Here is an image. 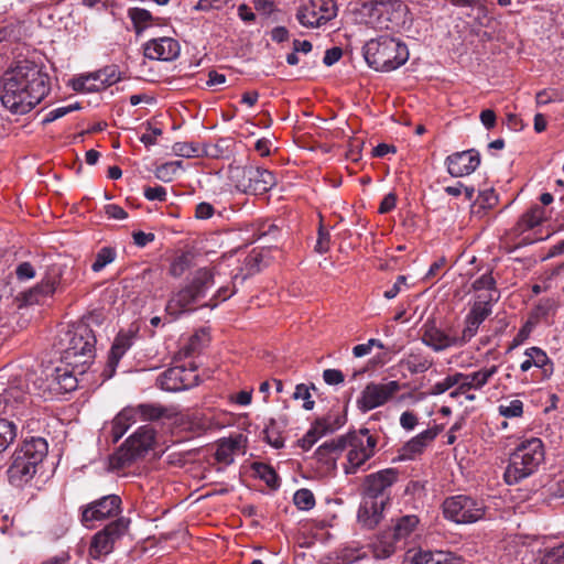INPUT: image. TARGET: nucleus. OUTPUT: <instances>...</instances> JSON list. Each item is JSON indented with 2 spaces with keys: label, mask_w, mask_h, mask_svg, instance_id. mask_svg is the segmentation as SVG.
Segmentation results:
<instances>
[{
  "label": "nucleus",
  "mask_w": 564,
  "mask_h": 564,
  "mask_svg": "<svg viewBox=\"0 0 564 564\" xmlns=\"http://www.w3.org/2000/svg\"><path fill=\"white\" fill-rule=\"evenodd\" d=\"M50 91L48 76L31 61H20L4 72L0 99L8 110L24 115L39 105Z\"/></svg>",
  "instance_id": "f257e3e1"
},
{
  "label": "nucleus",
  "mask_w": 564,
  "mask_h": 564,
  "mask_svg": "<svg viewBox=\"0 0 564 564\" xmlns=\"http://www.w3.org/2000/svg\"><path fill=\"white\" fill-rule=\"evenodd\" d=\"M545 462V447L538 437L521 441L510 453L503 479L508 485H517L534 475Z\"/></svg>",
  "instance_id": "f03ea898"
},
{
  "label": "nucleus",
  "mask_w": 564,
  "mask_h": 564,
  "mask_svg": "<svg viewBox=\"0 0 564 564\" xmlns=\"http://www.w3.org/2000/svg\"><path fill=\"white\" fill-rule=\"evenodd\" d=\"M364 56L373 69L391 72L406 63L409 51L404 43L390 36H380L366 43Z\"/></svg>",
  "instance_id": "7ed1b4c3"
},
{
  "label": "nucleus",
  "mask_w": 564,
  "mask_h": 564,
  "mask_svg": "<svg viewBox=\"0 0 564 564\" xmlns=\"http://www.w3.org/2000/svg\"><path fill=\"white\" fill-rule=\"evenodd\" d=\"M47 454V443L42 437L25 440L12 457L8 477L12 485L21 486L28 482L36 473V467Z\"/></svg>",
  "instance_id": "20e7f679"
},
{
  "label": "nucleus",
  "mask_w": 564,
  "mask_h": 564,
  "mask_svg": "<svg viewBox=\"0 0 564 564\" xmlns=\"http://www.w3.org/2000/svg\"><path fill=\"white\" fill-rule=\"evenodd\" d=\"M68 344L62 355V362L85 373L95 357L96 337L86 324L77 325L67 333Z\"/></svg>",
  "instance_id": "39448f33"
},
{
  "label": "nucleus",
  "mask_w": 564,
  "mask_h": 564,
  "mask_svg": "<svg viewBox=\"0 0 564 564\" xmlns=\"http://www.w3.org/2000/svg\"><path fill=\"white\" fill-rule=\"evenodd\" d=\"M343 452L347 449L344 471L346 475L356 474L376 452L377 437L368 429L350 432L339 437Z\"/></svg>",
  "instance_id": "423d86ee"
},
{
  "label": "nucleus",
  "mask_w": 564,
  "mask_h": 564,
  "mask_svg": "<svg viewBox=\"0 0 564 564\" xmlns=\"http://www.w3.org/2000/svg\"><path fill=\"white\" fill-rule=\"evenodd\" d=\"M214 278L215 273L210 269L197 270L187 286L172 294L165 307L166 313L178 316L186 312L189 305L205 297L207 291L214 285Z\"/></svg>",
  "instance_id": "0eeeda50"
},
{
  "label": "nucleus",
  "mask_w": 564,
  "mask_h": 564,
  "mask_svg": "<svg viewBox=\"0 0 564 564\" xmlns=\"http://www.w3.org/2000/svg\"><path fill=\"white\" fill-rule=\"evenodd\" d=\"M228 178L237 191L252 195L264 194L276 183L270 171L256 166L230 165Z\"/></svg>",
  "instance_id": "6e6552de"
},
{
  "label": "nucleus",
  "mask_w": 564,
  "mask_h": 564,
  "mask_svg": "<svg viewBox=\"0 0 564 564\" xmlns=\"http://www.w3.org/2000/svg\"><path fill=\"white\" fill-rule=\"evenodd\" d=\"M154 430L150 426L140 427L126 443L111 456L110 466L120 469L129 466L132 460L144 455L154 443Z\"/></svg>",
  "instance_id": "1a4fd4ad"
},
{
  "label": "nucleus",
  "mask_w": 564,
  "mask_h": 564,
  "mask_svg": "<svg viewBox=\"0 0 564 564\" xmlns=\"http://www.w3.org/2000/svg\"><path fill=\"white\" fill-rule=\"evenodd\" d=\"M445 518L456 523H473L485 514V506L481 501L471 497L459 495L447 498L443 502Z\"/></svg>",
  "instance_id": "9d476101"
},
{
  "label": "nucleus",
  "mask_w": 564,
  "mask_h": 564,
  "mask_svg": "<svg viewBox=\"0 0 564 564\" xmlns=\"http://www.w3.org/2000/svg\"><path fill=\"white\" fill-rule=\"evenodd\" d=\"M129 523L128 519L121 517L98 531L91 539L89 556L99 560L101 556L111 553L115 543L128 531Z\"/></svg>",
  "instance_id": "9b49d317"
},
{
  "label": "nucleus",
  "mask_w": 564,
  "mask_h": 564,
  "mask_svg": "<svg viewBox=\"0 0 564 564\" xmlns=\"http://www.w3.org/2000/svg\"><path fill=\"white\" fill-rule=\"evenodd\" d=\"M337 15V7L333 0H311L301 6L296 18L306 28H317Z\"/></svg>",
  "instance_id": "f8f14e48"
},
{
  "label": "nucleus",
  "mask_w": 564,
  "mask_h": 564,
  "mask_svg": "<svg viewBox=\"0 0 564 564\" xmlns=\"http://www.w3.org/2000/svg\"><path fill=\"white\" fill-rule=\"evenodd\" d=\"M401 389L398 381H388L384 383H368L361 391L357 405L359 410L367 412L390 401Z\"/></svg>",
  "instance_id": "ddd939ff"
},
{
  "label": "nucleus",
  "mask_w": 564,
  "mask_h": 564,
  "mask_svg": "<svg viewBox=\"0 0 564 564\" xmlns=\"http://www.w3.org/2000/svg\"><path fill=\"white\" fill-rule=\"evenodd\" d=\"M121 499L117 495H108L86 505L82 510V523L90 528L94 521L113 518L120 512Z\"/></svg>",
  "instance_id": "4468645a"
},
{
  "label": "nucleus",
  "mask_w": 564,
  "mask_h": 564,
  "mask_svg": "<svg viewBox=\"0 0 564 564\" xmlns=\"http://www.w3.org/2000/svg\"><path fill=\"white\" fill-rule=\"evenodd\" d=\"M399 471L394 468H387L366 476L364 480V497L369 499L389 501L388 490L398 480Z\"/></svg>",
  "instance_id": "2eb2a0df"
},
{
  "label": "nucleus",
  "mask_w": 564,
  "mask_h": 564,
  "mask_svg": "<svg viewBox=\"0 0 564 564\" xmlns=\"http://www.w3.org/2000/svg\"><path fill=\"white\" fill-rule=\"evenodd\" d=\"M63 274V267L59 264H52L48 267L46 275L43 278L41 283L30 290L29 292L22 293L17 296L13 301L17 302L19 308L25 305H31L39 302V294L44 296L51 295L55 292L57 285L61 282Z\"/></svg>",
  "instance_id": "dca6fc26"
},
{
  "label": "nucleus",
  "mask_w": 564,
  "mask_h": 564,
  "mask_svg": "<svg viewBox=\"0 0 564 564\" xmlns=\"http://www.w3.org/2000/svg\"><path fill=\"white\" fill-rule=\"evenodd\" d=\"M30 404L28 393L18 384L0 391V415L20 417L26 414Z\"/></svg>",
  "instance_id": "f3484780"
},
{
  "label": "nucleus",
  "mask_w": 564,
  "mask_h": 564,
  "mask_svg": "<svg viewBox=\"0 0 564 564\" xmlns=\"http://www.w3.org/2000/svg\"><path fill=\"white\" fill-rule=\"evenodd\" d=\"M421 332L422 343L436 352L446 350L451 347L463 346L459 337L445 333V330L436 325L435 321H426L422 326Z\"/></svg>",
  "instance_id": "a211bd4d"
},
{
  "label": "nucleus",
  "mask_w": 564,
  "mask_h": 564,
  "mask_svg": "<svg viewBox=\"0 0 564 564\" xmlns=\"http://www.w3.org/2000/svg\"><path fill=\"white\" fill-rule=\"evenodd\" d=\"M180 54V44L172 37L152 39L143 44L144 57L152 61H172Z\"/></svg>",
  "instance_id": "6ab92c4d"
},
{
  "label": "nucleus",
  "mask_w": 564,
  "mask_h": 564,
  "mask_svg": "<svg viewBox=\"0 0 564 564\" xmlns=\"http://www.w3.org/2000/svg\"><path fill=\"white\" fill-rule=\"evenodd\" d=\"M77 375H80L78 369L62 362L46 375L50 381L48 389L55 392H70L77 388Z\"/></svg>",
  "instance_id": "aec40b11"
},
{
  "label": "nucleus",
  "mask_w": 564,
  "mask_h": 564,
  "mask_svg": "<svg viewBox=\"0 0 564 564\" xmlns=\"http://www.w3.org/2000/svg\"><path fill=\"white\" fill-rule=\"evenodd\" d=\"M479 163L480 156L476 150L456 152L446 159L447 171L454 177L469 175Z\"/></svg>",
  "instance_id": "412c9836"
},
{
  "label": "nucleus",
  "mask_w": 564,
  "mask_h": 564,
  "mask_svg": "<svg viewBox=\"0 0 564 564\" xmlns=\"http://www.w3.org/2000/svg\"><path fill=\"white\" fill-rule=\"evenodd\" d=\"M491 307L488 301L476 302L465 318V327L459 336L463 345L469 341L476 334L480 324L490 315Z\"/></svg>",
  "instance_id": "4be33fe9"
},
{
  "label": "nucleus",
  "mask_w": 564,
  "mask_h": 564,
  "mask_svg": "<svg viewBox=\"0 0 564 564\" xmlns=\"http://www.w3.org/2000/svg\"><path fill=\"white\" fill-rule=\"evenodd\" d=\"M440 432L441 427L434 426L411 438L399 451L398 458L400 460L413 459L416 455H420L430 443L434 441Z\"/></svg>",
  "instance_id": "5701e85b"
},
{
  "label": "nucleus",
  "mask_w": 564,
  "mask_h": 564,
  "mask_svg": "<svg viewBox=\"0 0 564 564\" xmlns=\"http://www.w3.org/2000/svg\"><path fill=\"white\" fill-rule=\"evenodd\" d=\"M386 500L369 499L364 497L358 510V522L366 529L376 528L382 519Z\"/></svg>",
  "instance_id": "b1692460"
},
{
  "label": "nucleus",
  "mask_w": 564,
  "mask_h": 564,
  "mask_svg": "<svg viewBox=\"0 0 564 564\" xmlns=\"http://www.w3.org/2000/svg\"><path fill=\"white\" fill-rule=\"evenodd\" d=\"M497 366H491L489 368H482L471 373L456 372L458 381L457 386H459V391H466L467 393L469 390L481 389L497 372Z\"/></svg>",
  "instance_id": "393cba45"
},
{
  "label": "nucleus",
  "mask_w": 564,
  "mask_h": 564,
  "mask_svg": "<svg viewBox=\"0 0 564 564\" xmlns=\"http://www.w3.org/2000/svg\"><path fill=\"white\" fill-rule=\"evenodd\" d=\"M185 376L186 370L183 367H172L161 373L156 382L162 390L169 392L182 391L189 387Z\"/></svg>",
  "instance_id": "a878e982"
},
{
  "label": "nucleus",
  "mask_w": 564,
  "mask_h": 564,
  "mask_svg": "<svg viewBox=\"0 0 564 564\" xmlns=\"http://www.w3.org/2000/svg\"><path fill=\"white\" fill-rule=\"evenodd\" d=\"M395 4L401 6V3L397 1L369 0L362 3L361 13L369 19L370 23H376L382 28L388 21L384 14L388 13L390 9L394 8Z\"/></svg>",
  "instance_id": "bb28decb"
},
{
  "label": "nucleus",
  "mask_w": 564,
  "mask_h": 564,
  "mask_svg": "<svg viewBox=\"0 0 564 564\" xmlns=\"http://www.w3.org/2000/svg\"><path fill=\"white\" fill-rule=\"evenodd\" d=\"M138 416L133 406H127L120 411L115 419L111 421L110 434L113 442H118L127 430L134 423H137Z\"/></svg>",
  "instance_id": "cd10ccee"
},
{
  "label": "nucleus",
  "mask_w": 564,
  "mask_h": 564,
  "mask_svg": "<svg viewBox=\"0 0 564 564\" xmlns=\"http://www.w3.org/2000/svg\"><path fill=\"white\" fill-rule=\"evenodd\" d=\"M130 346H131V337L130 336L119 334L116 337V339L112 344V347L110 349L107 367L105 370L107 378H111L113 376L116 368L119 364V360L126 354V351L130 348Z\"/></svg>",
  "instance_id": "c85d7f7f"
},
{
  "label": "nucleus",
  "mask_w": 564,
  "mask_h": 564,
  "mask_svg": "<svg viewBox=\"0 0 564 564\" xmlns=\"http://www.w3.org/2000/svg\"><path fill=\"white\" fill-rule=\"evenodd\" d=\"M400 365L406 368L412 375L422 373L432 367L433 359L420 350H412L401 359Z\"/></svg>",
  "instance_id": "c756f323"
},
{
  "label": "nucleus",
  "mask_w": 564,
  "mask_h": 564,
  "mask_svg": "<svg viewBox=\"0 0 564 564\" xmlns=\"http://www.w3.org/2000/svg\"><path fill=\"white\" fill-rule=\"evenodd\" d=\"M341 453L343 445H340L338 437L337 440H332L330 442H326L323 445H321L316 449L315 456L319 462L328 465L329 468L335 469L337 459L339 458Z\"/></svg>",
  "instance_id": "7c9ffc66"
},
{
  "label": "nucleus",
  "mask_w": 564,
  "mask_h": 564,
  "mask_svg": "<svg viewBox=\"0 0 564 564\" xmlns=\"http://www.w3.org/2000/svg\"><path fill=\"white\" fill-rule=\"evenodd\" d=\"M243 443L245 437L241 434L223 440L217 447L215 454L216 459L224 464H230L232 462V455L235 452L242 448Z\"/></svg>",
  "instance_id": "2f4dec72"
},
{
  "label": "nucleus",
  "mask_w": 564,
  "mask_h": 564,
  "mask_svg": "<svg viewBox=\"0 0 564 564\" xmlns=\"http://www.w3.org/2000/svg\"><path fill=\"white\" fill-rule=\"evenodd\" d=\"M334 429L328 419L317 420L312 429L299 441L301 447L310 449L321 436L327 432H333Z\"/></svg>",
  "instance_id": "473e14b6"
},
{
  "label": "nucleus",
  "mask_w": 564,
  "mask_h": 564,
  "mask_svg": "<svg viewBox=\"0 0 564 564\" xmlns=\"http://www.w3.org/2000/svg\"><path fill=\"white\" fill-rule=\"evenodd\" d=\"M524 355L531 358L534 367L542 369L544 378H549L553 373V364L541 348L530 347Z\"/></svg>",
  "instance_id": "72a5a7b5"
},
{
  "label": "nucleus",
  "mask_w": 564,
  "mask_h": 564,
  "mask_svg": "<svg viewBox=\"0 0 564 564\" xmlns=\"http://www.w3.org/2000/svg\"><path fill=\"white\" fill-rule=\"evenodd\" d=\"M137 412L138 420L141 421H154L166 415L167 409L159 404H139L133 406Z\"/></svg>",
  "instance_id": "f704fd0d"
},
{
  "label": "nucleus",
  "mask_w": 564,
  "mask_h": 564,
  "mask_svg": "<svg viewBox=\"0 0 564 564\" xmlns=\"http://www.w3.org/2000/svg\"><path fill=\"white\" fill-rule=\"evenodd\" d=\"M15 437V424L7 419H0V454L9 447Z\"/></svg>",
  "instance_id": "c9c22d12"
},
{
  "label": "nucleus",
  "mask_w": 564,
  "mask_h": 564,
  "mask_svg": "<svg viewBox=\"0 0 564 564\" xmlns=\"http://www.w3.org/2000/svg\"><path fill=\"white\" fill-rule=\"evenodd\" d=\"M434 553L421 547L409 549L404 554L403 564H432Z\"/></svg>",
  "instance_id": "e433bc0d"
},
{
  "label": "nucleus",
  "mask_w": 564,
  "mask_h": 564,
  "mask_svg": "<svg viewBox=\"0 0 564 564\" xmlns=\"http://www.w3.org/2000/svg\"><path fill=\"white\" fill-rule=\"evenodd\" d=\"M419 519L416 516L402 517L394 527V538L397 540L406 538L416 528Z\"/></svg>",
  "instance_id": "4c0bfd02"
},
{
  "label": "nucleus",
  "mask_w": 564,
  "mask_h": 564,
  "mask_svg": "<svg viewBox=\"0 0 564 564\" xmlns=\"http://www.w3.org/2000/svg\"><path fill=\"white\" fill-rule=\"evenodd\" d=\"M181 169L182 161L166 162L155 170V177L165 183L172 182Z\"/></svg>",
  "instance_id": "58836bf2"
},
{
  "label": "nucleus",
  "mask_w": 564,
  "mask_h": 564,
  "mask_svg": "<svg viewBox=\"0 0 564 564\" xmlns=\"http://www.w3.org/2000/svg\"><path fill=\"white\" fill-rule=\"evenodd\" d=\"M540 564H564V541L556 546L546 547L542 553Z\"/></svg>",
  "instance_id": "ea45409f"
},
{
  "label": "nucleus",
  "mask_w": 564,
  "mask_h": 564,
  "mask_svg": "<svg viewBox=\"0 0 564 564\" xmlns=\"http://www.w3.org/2000/svg\"><path fill=\"white\" fill-rule=\"evenodd\" d=\"M73 87L77 91H98L102 89L99 79L96 78V73L75 79Z\"/></svg>",
  "instance_id": "a19ab883"
},
{
  "label": "nucleus",
  "mask_w": 564,
  "mask_h": 564,
  "mask_svg": "<svg viewBox=\"0 0 564 564\" xmlns=\"http://www.w3.org/2000/svg\"><path fill=\"white\" fill-rule=\"evenodd\" d=\"M264 440L274 448H282L284 446V438L274 420H270V423L263 430Z\"/></svg>",
  "instance_id": "79ce46f5"
},
{
  "label": "nucleus",
  "mask_w": 564,
  "mask_h": 564,
  "mask_svg": "<svg viewBox=\"0 0 564 564\" xmlns=\"http://www.w3.org/2000/svg\"><path fill=\"white\" fill-rule=\"evenodd\" d=\"M115 259H116V251L110 247H104L97 252L96 259L91 264V270L94 272H99L107 264L113 262Z\"/></svg>",
  "instance_id": "37998d69"
},
{
  "label": "nucleus",
  "mask_w": 564,
  "mask_h": 564,
  "mask_svg": "<svg viewBox=\"0 0 564 564\" xmlns=\"http://www.w3.org/2000/svg\"><path fill=\"white\" fill-rule=\"evenodd\" d=\"M293 502L300 510L308 511L315 506V497L311 490L303 488L294 494Z\"/></svg>",
  "instance_id": "c03bdc74"
},
{
  "label": "nucleus",
  "mask_w": 564,
  "mask_h": 564,
  "mask_svg": "<svg viewBox=\"0 0 564 564\" xmlns=\"http://www.w3.org/2000/svg\"><path fill=\"white\" fill-rule=\"evenodd\" d=\"M173 152L177 156L199 158L202 156V147L193 142H176L173 145Z\"/></svg>",
  "instance_id": "a18cd8bd"
},
{
  "label": "nucleus",
  "mask_w": 564,
  "mask_h": 564,
  "mask_svg": "<svg viewBox=\"0 0 564 564\" xmlns=\"http://www.w3.org/2000/svg\"><path fill=\"white\" fill-rule=\"evenodd\" d=\"M499 414L507 419L520 417L523 413L522 401L516 399L506 403H501L498 408Z\"/></svg>",
  "instance_id": "49530a36"
},
{
  "label": "nucleus",
  "mask_w": 564,
  "mask_h": 564,
  "mask_svg": "<svg viewBox=\"0 0 564 564\" xmlns=\"http://www.w3.org/2000/svg\"><path fill=\"white\" fill-rule=\"evenodd\" d=\"M545 215V210L540 206L532 207L521 218V224L525 229L533 228L541 224Z\"/></svg>",
  "instance_id": "de8ad7c7"
},
{
  "label": "nucleus",
  "mask_w": 564,
  "mask_h": 564,
  "mask_svg": "<svg viewBox=\"0 0 564 564\" xmlns=\"http://www.w3.org/2000/svg\"><path fill=\"white\" fill-rule=\"evenodd\" d=\"M254 470L259 477L267 482L268 486L278 487V475L272 467L265 464H254Z\"/></svg>",
  "instance_id": "09e8293b"
},
{
  "label": "nucleus",
  "mask_w": 564,
  "mask_h": 564,
  "mask_svg": "<svg viewBox=\"0 0 564 564\" xmlns=\"http://www.w3.org/2000/svg\"><path fill=\"white\" fill-rule=\"evenodd\" d=\"M294 400H303V409L310 411L314 408L315 402L312 400V395L310 392V387L300 383L295 387V391L292 394Z\"/></svg>",
  "instance_id": "8fccbe9b"
},
{
  "label": "nucleus",
  "mask_w": 564,
  "mask_h": 564,
  "mask_svg": "<svg viewBox=\"0 0 564 564\" xmlns=\"http://www.w3.org/2000/svg\"><path fill=\"white\" fill-rule=\"evenodd\" d=\"M226 140H220L215 144H206L202 147V156H208L218 159L225 155V151L228 149Z\"/></svg>",
  "instance_id": "3c124183"
},
{
  "label": "nucleus",
  "mask_w": 564,
  "mask_h": 564,
  "mask_svg": "<svg viewBox=\"0 0 564 564\" xmlns=\"http://www.w3.org/2000/svg\"><path fill=\"white\" fill-rule=\"evenodd\" d=\"M457 382H458L457 375L455 372L454 375L447 376L442 381L435 383L431 388L430 394H432V395L442 394V393L446 392L447 390H449L451 388L457 386Z\"/></svg>",
  "instance_id": "603ef678"
},
{
  "label": "nucleus",
  "mask_w": 564,
  "mask_h": 564,
  "mask_svg": "<svg viewBox=\"0 0 564 564\" xmlns=\"http://www.w3.org/2000/svg\"><path fill=\"white\" fill-rule=\"evenodd\" d=\"M129 18L131 19L133 25H139V24H145L148 25V23L150 21H152V14L145 10V9H141V8H132L129 10Z\"/></svg>",
  "instance_id": "864d4df0"
},
{
  "label": "nucleus",
  "mask_w": 564,
  "mask_h": 564,
  "mask_svg": "<svg viewBox=\"0 0 564 564\" xmlns=\"http://www.w3.org/2000/svg\"><path fill=\"white\" fill-rule=\"evenodd\" d=\"M476 203L481 208H492L498 203V196L492 188L479 193Z\"/></svg>",
  "instance_id": "5fc2aeb1"
},
{
  "label": "nucleus",
  "mask_w": 564,
  "mask_h": 564,
  "mask_svg": "<svg viewBox=\"0 0 564 564\" xmlns=\"http://www.w3.org/2000/svg\"><path fill=\"white\" fill-rule=\"evenodd\" d=\"M76 109H79L78 104H74V105H69V106H65V107H58L56 109H53L47 113V116L43 120V123L53 122Z\"/></svg>",
  "instance_id": "6e6d98bb"
},
{
  "label": "nucleus",
  "mask_w": 564,
  "mask_h": 564,
  "mask_svg": "<svg viewBox=\"0 0 564 564\" xmlns=\"http://www.w3.org/2000/svg\"><path fill=\"white\" fill-rule=\"evenodd\" d=\"M96 78L99 79V83L102 86V89H105L108 86H111L112 84L117 83L119 77L116 74L115 69L112 68H105L102 70L96 72Z\"/></svg>",
  "instance_id": "4d7b16f0"
},
{
  "label": "nucleus",
  "mask_w": 564,
  "mask_h": 564,
  "mask_svg": "<svg viewBox=\"0 0 564 564\" xmlns=\"http://www.w3.org/2000/svg\"><path fill=\"white\" fill-rule=\"evenodd\" d=\"M323 379L327 384L335 386L344 382V375L338 369H326L323 372Z\"/></svg>",
  "instance_id": "13d9d810"
},
{
  "label": "nucleus",
  "mask_w": 564,
  "mask_h": 564,
  "mask_svg": "<svg viewBox=\"0 0 564 564\" xmlns=\"http://www.w3.org/2000/svg\"><path fill=\"white\" fill-rule=\"evenodd\" d=\"M187 268H188L187 258L185 256H181L172 262V264L170 267V273H171V275L177 278V276H181Z\"/></svg>",
  "instance_id": "bf43d9fd"
},
{
  "label": "nucleus",
  "mask_w": 564,
  "mask_h": 564,
  "mask_svg": "<svg viewBox=\"0 0 564 564\" xmlns=\"http://www.w3.org/2000/svg\"><path fill=\"white\" fill-rule=\"evenodd\" d=\"M144 196L149 200L163 202L166 199V189L163 186L145 187Z\"/></svg>",
  "instance_id": "052dcab7"
},
{
  "label": "nucleus",
  "mask_w": 564,
  "mask_h": 564,
  "mask_svg": "<svg viewBox=\"0 0 564 564\" xmlns=\"http://www.w3.org/2000/svg\"><path fill=\"white\" fill-rule=\"evenodd\" d=\"M330 236L324 231L323 227H319L318 238L315 245V250L318 253H325L329 250Z\"/></svg>",
  "instance_id": "680f3d73"
},
{
  "label": "nucleus",
  "mask_w": 564,
  "mask_h": 564,
  "mask_svg": "<svg viewBox=\"0 0 564 564\" xmlns=\"http://www.w3.org/2000/svg\"><path fill=\"white\" fill-rule=\"evenodd\" d=\"M403 285L406 286V276L399 275L394 284L383 293V296L387 300L394 299L401 292Z\"/></svg>",
  "instance_id": "e2e57ef3"
},
{
  "label": "nucleus",
  "mask_w": 564,
  "mask_h": 564,
  "mask_svg": "<svg viewBox=\"0 0 564 564\" xmlns=\"http://www.w3.org/2000/svg\"><path fill=\"white\" fill-rule=\"evenodd\" d=\"M495 286V279L490 273L484 274L474 281L473 288L475 290H491Z\"/></svg>",
  "instance_id": "0e129e2a"
},
{
  "label": "nucleus",
  "mask_w": 564,
  "mask_h": 564,
  "mask_svg": "<svg viewBox=\"0 0 564 564\" xmlns=\"http://www.w3.org/2000/svg\"><path fill=\"white\" fill-rule=\"evenodd\" d=\"M341 55H343V51L340 47L328 48L325 52L323 62L326 66H332L333 64L337 63L340 59Z\"/></svg>",
  "instance_id": "69168bd1"
},
{
  "label": "nucleus",
  "mask_w": 564,
  "mask_h": 564,
  "mask_svg": "<svg viewBox=\"0 0 564 564\" xmlns=\"http://www.w3.org/2000/svg\"><path fill=\"white\" fill-rule=\"evenodd\" d=\"M400 424L403 429L411 431L417 424V417L412 412H403L400 416Z\"/></svg>",
  "instance_id": "338daca9"
},
{
  "label": "nucleus",
  "mask_w": 564,
  "mask_h": 564,
  "mask_svg": "<svg viewBox=\"0 0 564 564\" xmlns=\"http://www.w3.org/2000/svg\"><path fill=\"white\" fill-rule=\"evenodd\" d=\"M105 213L109 218L113 219H124L127 218L128 214L124 212L123 208L116 204H109L105 207Z\"/></svg>",
  "instance_id": "774afa93"
}]
</instances>
